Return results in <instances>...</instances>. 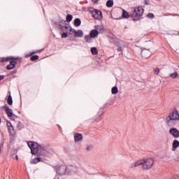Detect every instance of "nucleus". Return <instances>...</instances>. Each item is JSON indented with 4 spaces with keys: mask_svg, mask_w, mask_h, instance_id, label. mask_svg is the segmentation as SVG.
Segmentation results:
<instances>
[{
    "mask_svg": "<svg viewBox=\"0 0 179 179\" xmlns=\"http://www.w3.org/2000/svg\"><path fill=\"white\" fill-rule=\"evenodd\" d=\"M28 146L31 150V155H37L36 158L31 161V164H37L40 162H44V157L48 156V151L47 147L44 145H38V143L34 141H29Z\"/></svg>",
    "mask_w": 179,
    "mask_h": 179,
    "instance_id": "nucleus-1",
    "label": "nucleus"
},
{
    "mask_svg": "<svg viewBox=\"0 0 179 179\" xmlns=\"http://www.w3.org/2000/svg\"><path fill=\"white\" fill-rule=\"evenodd\" d=\"M145 10L142 6L136 7L132 13L130 14V17H132L134 22L139 20L141 16H143V13Z\"/></svg>",
    "mask_w": 179,
    "mask_h": 179,
    "instance_id": "nucleus-2",
    "label": "nucleus"
},
{
    "mask_svg": "<svg viewBox=\"0 0 179 179\" xmlns=\"http://www.w3.org/2000/svg\"><path fill=\"white\" fill-rule=\"evenodd\" d=\"M89 12L92 14V17L96 20H101V19H103V13H101V10L90 7Z\"/></svg>",
    "mask_w": 179,
    "mask_h": 179,
    "instance_id": "nucleus-3",
    "label": "nucleus"
},
{
    "mask_svg": "<svg viewBox=\"0 0 179 179\" xmlns=\"http://www.w3.org/2000/svg\"><path fill=\"white\" fill-rule=\"evenodd\" d=\"M143 170H150L155 165V159L153 158L143 159Z\"/></svg>",
    "mask_w": 179,
    "mask_h": 179,
    "instance_id": "nucleus-4",
    "label": "nucleus"
},
{
    "mask_svg": "<svg viewBox=\"0 0 179 179\" xmlns=\"http://www.w3.org/2000/svg\"><path fill=\"white\" fill-rule=\"evenodd\" d=\"M55 169L58 176H65L66 174V170H68V167L65 165H59L55 166Z\"/></svg>",
    "mask_w": 179,
    "mask_h": 179,
    "instance_id": "nucleus-5",
    "label": "nucleus"
},
{
    "mask_svg": "<svg viewBox=\"0 0 179 179\" xmlns=\"http://www.w3.org/2000/svg\"><path fill=\"white\" fill-rule=\"evenodd\" d=\"M169 133L175 138H179V130L176 127L169 129Z\"/></svg>",
    "mask_w": 179,
    "mask_h": 179,
    "instance_id": "nucleus-6",
    "label": "nucleus"
},
{
    "mask_svg": "<svg viewBox=\"0 0 179 179\" xmlns=\"http://www.w3.org/2000/svg\"><path fill=\"white\" fill-rule=\"evenodd\" d=\"M65 23H66V21H65V20H63L59 24L62 33H68V29H69V27L62 26V24H65Z\"/></svg>",
    "mask_w": 179,
    "mask_h": 179,
    "instance_id": "nucleus-7",
    "label": "nucleus"
},
{
    "mask_svg": "<svg viewBox=\"0 0 179 179\" xmlns=\"http://www.w3.org/2000/svg\"><path fill=\"white\" fill-rule=\"evenodd\" d=\"M3 108H4L8 118H12V117H13V111L11 108H8V105H4Z\"/></svg>",
    "mask_w": 179,
    "mask_h": 179,
    "instance_id": "nucleus-8",
    "label": "nucleus"
},
{
    "mask_svg": "<svg viewBox=\"0 0 179 179\" xmlns=\"http://www.w3.org/2000/svg\"><path fill=\"white\" fill-rule=\"evenodd\" d=\"M83 139V136L80 133L74 134V141L75 142H82Z\"/></svg>",
    "mask_w": 179,
    "mask_h": 179,
    "instance_id": "nucleus-9",
    "label": "nucleus"
},
{
    "mask_svg": "<svg viewBox=\"0 0 179 179\" xmlns=\"http://www.w3.org/2000/svg\"><path fill=\"white\" fill-rule=\"evenodd\" d=\"M16 64H17V62H16V61L10 62V64H8L7 66L6 69H8V71H10L12 69H15V68L16 66Z\"/></svg>",
    "mask_w": 179,
    "mask_h": 179,
    "instance_id": "nucleus-10",
    "label": "nucleus"
},
{
    "mask_svg": "<svg viewBox=\"0 0 179 179\" xmlns=\"http://www.w3.org/2000/svg\"><path fill=\"white\" fill-rule=\"evenodd\" d=\"M7 127L9 134H10V135H15V129L13 128V126H12V123H7Z\"/></svg>",
    "mask_w": 179,
    "mask_h": 179,
    "instance_id": "nucleus-11",
    "label": "nucleus"
},
{
    "mask_svg": "<svg viewBox=\"0 0 179 179\" xmlns=\"http://www.w3.org/2000/svg\"><path fill=\"white\" fill-rule=\"evenodd\" d=\"M92 38H96L99 36V31L97 29H92L90 34Z\"/></svg>",
    "mask_w": 179,
    "mask_h": 179,
    "instance_id": "nucleus-12",
    "label": "nucleus"
},
{
    "mask_svg": "<svg viewBox=\"0 0 179 179\" xmlns=\"http://www.w3.org/2000/svg\"><path fill=\"white\" fill-rule=\"evenodd\" d=\"M101 115H103V112H99L97 115L94 117V120L95 122H99L101 121Z\"/></svg>",
    "mask_w": 179,
    "mask_h": 179,
    "instance_id": "nucleus-13",
    "label": "nucleus"
},
{
    "mask_svg": "<svg viewBox=\"0 0 179 179\" xmlns=\"http://www.w3.org/2000/svg\"><path fill=\"white\" fill-rule=\"evenodd\" d=\"M177 148H179V141L178 140H174L172 143V150L174 152Z\"/></svg>",
    "mask_w": 179,
    "mask_h": 179,
    "instance_id": "nucleus-14",
    "label": "nucleus"
},
{
    "mask_svg": "<svg viewBox=\"0 0 179 179\" xmlns=\"http://www.w3.org/2000/svg\"><path fill=\"white\" fill-rule=\"evenodd\" d=\"M16 128L18 129V131H20V129H23L24 128V125L20 122V121H17L15 123Z\"/></svg>",
    "mask_w": 179,
    "mask_h": 179,
    "instance_id": "nucleus-15",
    "label": "nucleus"
},
{
    "mask_svg": "<svg viewBox=\"0 0 179 179\" xmlns=\"http://www.w3.org/2000/svg\"><path fill=\"white\" fill-rule=\"evenodd\" d=\"M143 159H140L134 163V167H139V166H142L143 167Z\"/></svg>",
    "mask_w": 179,
    "mask_h": 179,
    "instance_id": "nucleus-16",
    "label": "nucleus"
},
{
    "mask_svg": "<svg viewBox=\"0 0 179 179\" xmlns=\"http://www.w3.org/2000/svg\"><path fill=\"white\" fill-rule=\"evenodd\" d=\"M122 17L124 19H128V17H131V15H129V13L127 12L125 10H123Z\"/></svg>",
    "mask_w": 179,
    "mask_h": 179,
    "instance_id": "nucleus-17",
    "label": "nucleus"
},
{
    "mask_svg": "<svg viewBox=\"0 0 179 179\" xmlns=\"http://www.w3.org/2000/svg\"><path fill=\"white\" fill-rule=\"evenodd\" d=\"M74 37H83V31L80 29L76 31V34H74Z\"/></svg>",
    "mask_w": 179,
    "mask_h": 179,
    "instance_id": "nucleus-18",
    "label": "nucleus"
},
{
    "mask_svg": "<svg viewBox=\"0 0 179 179\" xmlns=\"http://www.w3.org/2000/svg\"><path fill=\"white\" fill-rule=\"evenodd\" d=\"M82 21H80V19L79 18H76L74 20V26H76V27H79V26L81 24Z\"/></svg>",
    "mask_w": 179,
    "mask_h": 179,
    "instance_id": "nucleus-19",
    "label": "nucleus"
},
{
    "mask_svg": "<svg viewBox=\"0 0 179 179\" xmlns=\"http://www.w3.org/2000/svg\"><path fill=\"white\" fill-rule=\"evenodd\" d=\"M7 103L8 104V106H12V104H13V100L12 99V95H10V94L7 98Z\"/></svg>",
    "mask_w": 179,
    "mask_h": 179,
    "instance_id": "nucleus-20",
    "label": "nucleus"
},
{
    "mask_svg": "<svg viewBox=\"0 0 179 179\" xmlns=\"http://www.w3.org/2000/svg\"><path fill=\"white\" fill-rule=\"evenodd\" d=\"M41 51H43V49L35 51V52H31V53L26 55L25 57L30 58V57H31V55H34V54H37V52H41Z\"/></svg>",
    "mask_w": 179,
    "mask_h": 179,
    "instance_id": "nucleus-21",
    "label": "nucleus"
},
{
    "mask_svg": "<svg viewBox=\"0 0 179 179\" xmlns=\"http://www.w3.org/2000/svg\"><path fill=\"white\" fill-rule=\"evenodd\" d=\"M114 5V1L113 0H108L106 2V6L108 8H113V6Z\"/></svg>",
    "mask_w": 179,
    "mask_h": 179,
    "instance_id": "nucleus-22",
    "label": "nucleus"
},
{
    "mask_svg": "<svg viewBox=\"0 0 179 179\" xmlns=\"http://www.w3.org/2000/svg\"><path fill=\"white\" fill-rule=\"evenodd\" d=\"M91 52L92 55H97V54H99V51H97V48H91Z\"/></svg>",
    "mask_w": 179,
    "mask_h": 179,
    "instance_id": "nucleus-23",
    "label": "nucleus"
},
{
    "mask_svg": "<svg viewBox=\"0 0 179 179\" xmlns=\"http://www.w3.org/2000/svg\"><path fill=\"white\" fill-rule=\"evenodd\" d=\"M39 58L40 57L38 55H35L31 57L30 60L34 62V61H37Z\"/></svg>",
    "mask_w": 179,
    "mask_h": 179,
    "instance_id": "nucleus-24",
    "label": "nucleus"
},
{
    "mask_svg": "<svg viewBox=\"0 0 179 179\" xmlns=\"http://www.w3.org/2000/svg\"><path fill=\"white\" fill-rule=\"evenodd\" d=\"M72 19H73V16L71 14H69L66 15V21L68 22H72Z\"/></svg>",
    "mask_w": 179,
    "mask_h": 179,
    "instance_id": "nucleus-25",
    "label": "nucleus"
},
{
    "mask_svg": "<svg viewBox=\"0 0 179 179\" xmlns=\"http://www.w3.org/2000/svg\"><path fill=\"white\" fill-rule=\"evenodd\" d=\"M111 92H112V94H117V93H118V87H113L112 88Z\"/></svg>",
    "mask_w": 179,
    "mask_h": 179,
    "instance_id": "nucleus-26",
    "label": "nucleus"
},
{
    "mask_svg": "<svg viewBox=\"0 0 179 179\" xmlns=\"http://www.w3.org/2000/svg\"><path fill=\"white\" fill-rule=\"evenodd\" d=\"M169 76H170L171 78H172L173 79H176V78L178 77V73L177 72H175V73H171V74L169 75Z\"/></svg>",
    "mask_w": 179,
    "mask_h": 179,
    "instance_id": "nucleus-27",
    "label": "nucleus"
},
{
    "mask_svg": "<svg viewBox=\"0 0 179 179\" xmlns=\"http://www.w3.org/2000/svg\"><path fill=\"white\" fill-rule=\"evenodd\" d=\"M70 34H76V30L75 29L72 28L71 27H69Z\"/></svg>",
    "mask_w": 179,
    "mask_h": 179,
    "instance_id": "nucleus-28",
    "label": "nucleus"
},
{
    "mask_svg": "<svg viewBox=\"0 0 179 179\" xmlns=\"http://www.w3.org/2000/svg\"><path fill=\"white\" fill-rule=\"evenodd\" d=\"M85 38L87 43H90L92 41V37L90 36V35L85 36Z\"/></svg>",
    "mask_w": 179,
    "mask_h": 179,
    "instance_id": "nucleus-29",
    "label": "nucleus"
},
{
    "mask_svg": "<svg viewBox=\"0 0 179 179\" xmlns=\"http://www.w3.org/2000/svg\"><path fill=\"white\" fill-rule=\"evenodd\" d=\"M147 17H148L149 19H153V17H155V15L152 13H149L147 15Z\"/></svg>",
    "mask_w": 179,
    "mask_h": 179,
    "instance_id": "nucleus-30",
    "label": "nucleus"
},
{
    "mask_svg": "<svg viewBox=\"0 0 179 179\" xmlns=\"http://www.w3.org/2000/svg\"><path fill=\"white\" fill-rule=\"evenodd\" d=\"M154 73L155 75H159V73H160V69L157 67L154 69Z\"/></svg>",
    "mask_w": 179,
    "mask_h": 179,
    "instance_id": "nucleus-31",
    "label": "nucleus"
},
{
    "mask_svg": "<svg viewBox=\"0 0 179 179\" xmlns=\"http://www.w3.org/2000/svg\"><path fill=\"white\" fill-rule=\"evenodd\" d=\"M68 37V32H63L62 34V38H66Z\"/></svg>",
    "mask_w": 179,
    "mask_h": 179,
    "instance_id": "nucleus-32",
    "label": "nucleus"
},
{
    "mask_svg": "<svg viewBox=\"0 0 179 179\" xmlns=\"http://www.w3.org/2000/svg\"><path fill=\"white\" fill-rule=\"evenodd\" d=\"M8 61H9V58L6 57L2 58L1 60V62H8Z\"/></svg>",
    "mask_w": 179,
    "mask_h": 179,
    "instance_id": "nucleus-33",
    "label": "nucleus"
},
{
    "mask_svg": "<svg viewBox=\"0 0 179 179\" xmlns=\"http://www.w3.org/2000/svg\"><path fill=\"white\" fill-rule=\"evenodd\" d=\"M92 149H93V147L92 145H90V146L87 147L86 150L87 152H90V150H92Z\"/></svg>",
    "mask_w": 179,
    "mask_h": 179,
    "instance_id": "nucleus-34",
    "label": "nucleus"
},
{
    "mask_svg": "<svg viewBox=\"0 0 179 179\" xmlns=\"http://www.w3.org/2000/svg\"><path fill=\"white\" fill-rule=\"evenodd\" d=\"M2 149H3V143H1V144H0V153L2 150Z\"/></svg>",
    "mask_w": 179,
    "mask_h": 179,
    "instance_id": "nucleus-35",
    "label": "nucleus"
},
{
    "mask_svg": "<svg viewBox=\"0 0 179 179\" xmlns=\"http://www.w3.org/2000/svg\"><path fill=\"white\" fill-rule=\"evenodd\" d=\"M5 79V76H0V81L3 80Z\"/></svg>",
    "mask_w": 179,
    "mask_h": 179,
    "instance_id": "nucleus-36",
    "label": "nucleus"
},
{
    "mask_svg": "<svg viewBox=\"0 0 179 179\" xmlns=\"http://www.w3.org/2000/svg\"><path fill=\"white\" fill-rule=\"evenodd\" d=\"M102 27H101V26H100V25H98V26L96 27V29H97V30H100V29H101Z\"/></svg>",
    "mask_w": 179,
    "mask_h": 179,
    "instance_id": "nucleus-37",
    "label": "nucleus"
},
{
    "mask_svg": "<svg viewBox=\"0 0 179 179\" xmlns=\"http://www.w3.org/2000/svg\"><path fill=\"white\" fill-rule=\"evenodd\" d=\"M134 167H136L135 164H131L130 166V169H134Z\"/></svg>",
    "mask_w": 179,
    "mask_h": 179,
    "instance_id": "nucleus-38",
    "label": "nucleus"
},
{
    "mask_svg": "<svg viewBox=\"0 0 179 179\" xmlns=\"http://www.w3.org/2000/svg\"><path fill=\"white\" fill-rule=\"evenodd\" d=\"M145 5H149V0H145Z\"/></svg>",
    "mask_w": 179,
    "mask_h": 179,
    "instance_id": "nucleus-39",
    "label": "nucleus"
},
{
    "mask_svg": "<svg viewBox=\"0 0 179 179\" xmlns=\"http://www.w3.org/2000/svg\"><path fill=\"white\" fill-rule=\"evenodd\" d=\"M117 51H121V52H122V47H119V48H117Z\"/></svg>",
    "mask_w": 179,
    "mask_h": 179,
    "instance_id": "nucleus-40",
    "label": "nucleus"
},
{
    "mask_svg": "<svg viewBox=\"0 0 179 179\" xmlns=\"http://www.w3.org/2000/svg\"><path fill=\"white\" fill-rule=\"evenodd\" d=\"M92 2H94V3H97V2H99V0H92Z\"/></svg>",
    "mask_w": 179,
    "mask_h": 179,
    "instance_id": "nucleus-41",
    "label": "nucleus"
},
{
    "mask_svg": "<svg viewBox=\"0 0 179 179\" xmlns=\"http://www.w3.org/2000/svg\"><path fill=\"white\" fill-rule=\"evenodd\" d=\"M16 160H19V157L17 155H15Z\"/></svg>",
    "mask_w": 179,
    "mask_h": 179,
    "instance_id": "nucleus-42",
    "label": "nucleus"
},
{
    "mask_svg": "<svg viewBox=\"0 0 179 179\" xmlns=\"http://www.w3.org/2000/svg\"><path fill=\"white\" fill-rule=\"evenodd\" d=\"M10 59H13V60H15L16 58L15 57H11Z\"/></svg>",
    "mask_w": 179,
    "mask_h": 179,
    "instance_id": "nucleus-43",
    "label": "nucleus"
},
{
    "mask_svg": "<svg viewBox=\"0 0 179 179\" xmlns=\"http://www.w3.org/2000/svg\"><path fill=\"white\" fill-rule=\"evenodd\" d=\"M0 124H1V118H0Z\"/></svg>",
    "mask_w": 179,
    "mask_h": 179,
    "instance_id": "nucleus-44",
    "label": "nucleus"
}]
</instances>
